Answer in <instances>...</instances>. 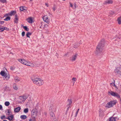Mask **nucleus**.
Returning <instances> with one entry per match:
<instances>
[{
	"label": "nucleus",
	"instance_id": "obj_1",
	"mask_svg": "<svg viewBox=\"0 0 121 121\" xmlns=\"http://www.w3.org/2000/svg\"><path fill=\"white\" fill-rule=\"evenodd\" d=\"M104 40L103 39H102L97 47L96 52L97 54L102 52L103 50V48L104 45Z\"/></svg>",
	"mask_w": 121,
	"mask_h": 121
},
{
	"label": "nucleus",
	"instance_id": "obj_2",
	"mask_svg": "<svg viewBox=\"0 0 121 121\" xmlns=\"http://www.w3.org/2000/svg\"><path fill=\"white\" fill-rule=\"evenodd\" d=\"M18 60L19 62L24 65L31 67L34 66V65L32 63L27 61L24 59H18Z\"/></svg>",
	"mask_w": 121,
	"mask_h": 121
},
{
	"label": "nucleus",
	"instance_id": "obj_3",
	"mask_svg": "<svg viewBox=\"0 0 121 121\" xmlns=\"http://www.w3.org/2000/svg\"><path fill=\"white\" fill-rule=\"evenodd\" d=\"M31 80L34 83L38 86H40L43 85V82L41 79L37 78H32Z\"/></svg>",
	"mask_w": 121,
	"mask_h": 121
},
{
	"label": "nucleus",
	"instance_id": "obj_4",
	"mask_svg": "<svg viewBox=\"0 0 121 121\" xmlns=\"http://www.w3.org/2000/svg\"><path fill=\"white\" fill-rule=\"evenodd\" d=\"M108 93L109 95L116 97L118 99L120 98V95L116 92H115L111 91L108 92Z\"/></svg>",
	"mask_w": 121,
	"mask_h": 121
},
{
	"label": "nucleus",
	"instance_id": "obj_5",
	"mask_svg": "<svg viewBox=\"0 0 121 121\" xmlns=\"http://www.w3.org/2000/svg\"><path fill=\"white\" fill-rule=\"evenodd\" d=\"M116 104L115 101H110L107 103L105 106V107L106 108H109L112 107Z\"/></svg>",
	"mask_w": 121,
	"mask_h": 121
},
{
	"label": "nucleus",
	"instance_id": "obj_6",
	"mask_svg": "<svg viewBox=\"0 0 121 121\" xmlns=\"http://www.w3.org/2000/svg\"><path fill=\"white\" fill-rule=\"evenodd\" d=\"M114 72L116 74L121 76V66L116 68Z\"/></svg>",
	"mask_w": 121,
	"mask_h": 121
},
{
	"label": "nucleus",
	"instance_id": "obj_7",
	"mask_svg": "<svg viewBox=\"0 0 121 121\" xmlns=\"http://www.w3.org/2000/svg\"><path fill=\"white\" fill-rule=\"evenodd\" d=\"M37 113V111L35 109H33L31 111V116L32 118L35 119L36 117Z\"/></svg>",
	"mask_w": 121,
	"mask_h": 121
},
{
	"label": "nucleus",
	"instance_id": "obj_8",
	"mask_svg": "<svg viewBox=\"0 0 121 121\" xmlns=\"http://www.w3.org/2000/svg\"><path fill=\"white\" fill-rule=\"evenodd\" d=\"M43 21L48 24H49L50 22V19H49L47 16H45L43 17Z\"/></svg>",
	"mask_w": 121,
	"mask_h": 121
},
{
	"label": "nucleus",
	"instance_id": "obj_9",
	"mask_svg": "<svg viewBox=\"0 0 121 121\" xmlns=\"http://www.w3.org/2000/svg\"><path fill=\"white\" fill-rule=\"evenodd\" d=\"M77 54H76L72 56L70 59V60L72 61H75L77 58Z\"/></svg>",
	"mask_w": 121,
	"mask_h": 121
},
{
	"label": "nucleus",
	"instance_id": "obj_10",
	"mask_svg": "<svg viewBox=\"0 0 121 121\" xmlns=\"http://www.w3.org/2000/svg\"><path fill=\"white\" fill-rule=\"evenodd\" d=\"M113 2L112 0H108L105 1L104 3V4L105 5L107 4H112Z\"/></svg>",
	"mask_w": 121,
	"mask_h": 121
},
{
	"label": "nucleus",
	"instance_id": "obj_11",
	"mask_svg": "<svg viewBox=\"0 0 121 121\" xmlns=\"http://www.w3.org/2000/svg\"><path fill=\"white\" fill-rule=\"evenodd\" d=\"M10 78V75L9 74H6V75L4 76L3 79L4 80L6 81L8 80Z\"/></svg>",
	"mask_w": 121,
	"mask_h": 121
},
{
	"label": "nucleus",
	"instance_id": "obj_12",
	"mask_svg": "<svg viewBox=\"0 0 121 121\" xmlns=\"http://www.w3.org/2000/svg\"><path fill=\"white\" fill-rule=\"evenodd\" d=\"M14 118V116L13 115H10V116H8L6 118V119H8L10 121L13 120Z\"/></svg>",
	"mask_w": 121,
	"mask_h": 121
},
{
	"label": "nucleus",
	"instance_id": "obj_13",
	"mask_svg": "<svg viewBox=\"0 0 121 121\" xmlns=\"http://www.w3.org/2000/svg\"><path fill=\"white\" fill-rule=\"evenodd\" d=\"M21 108L20 107H18L15 108L14 109V112H18L20 110Z\"/></svg>",
	"mask_w": 121,
	"mask_h": 121
},
{
	"label": "nucleus",
	"instance_id": "obj_14",
	"mask_svg": "<svg viewBox=\"0 0 121 121\" xmlns=\"http://www.w3.org/2000/svg\"><path fill=\"white\" fill-rule=\"evenodd\" d=\"M6 115H11L12 114V112L11 111L10 109H8L7 110V112H6Z\"/></svg>",
	"mask_w": 121,
	"mask_h": 121
},
{
	"label": "nucleus",
	"instance_id": "obj_15",
	"mask_svg": "<svg viewBox=\"0 0 121 121\" xmlns=\"http://www.w3.org/2000/svg\"><path fill=\"white\" fill-rule=\"evenodd\" d=\"M67 102L68 104V105H67L68 106H70V105L72 103V101L71 99H68L67 100Z\"/></svg>",
	"mask_w": 121,
	"mask_h": 121
},
{
	"label": "nucleus",
	"instance_id": "obj_16",
	"mask_svg": "<svg viewBox=\"0 0 121 121\" xmlns=\"http://www.w3.org/2000/svg\"><path fill=\"white\" fill-rule=\"evenodd\" d=\"M27 22L30 23H31L32 22V20L31 17H30L26 19Z\"/></svg>",
	"mask_w": 121,
	"mask_h": 121
},
{
	"label": "nucleus",
	"instance_id": "obj_17",
	"mask_svg": "<svg viewBox=\"0 0 121 121\" xmlns=\"http://www.w3.org/2000/svg\"><path fill=\"white\" fill-rule=\"evenodd\" d=\"M117 117H110L109 118V121H117L115 119Z\"/></svg>",
	"mask_w": 121,
	"mask_h": 121
},
{
	"label": "nucleus",
	"instance_id": "obj_18",
	"mask_svg": "<svg viewBox=\"0 0 121 121\" xmlns=\"http://www.w3.org/2000/svg\"><path fill=\"white\" fill-rule=\"evenodd\" d=\"M6 73L4 71H1L0 73L1 75L3 77L5 76V75H6Z\"/></svg>",
	"mask_w": 121,
	"mask_h": 121
},
{
	"label": "nucleus",
	"instance_id": "obj_19",
	"mask_svg": "<svg viewBox=\"0 0 121 121\" xmlns=\"http://www.w3.org/2000/svg\"><path fill=\"white\" fill-rule=\"evenodd\" d=\"M15 18L14 19V21L15 23H17L18 22V18L17 15H15Z\"/></svg>",
	"mask_w": 121,
	"mask_h": 121
},
{
	"label": "nucleus",
	"instance_id": "obj_20",
	"mask_svg": "<svg viewBox=\"0 0 121 121\" xmlns=\"http://www.w3.org/2000/svg\"><path fill=\"white\" fill-rule=\"evenodd\" d=\"M16 13V12L14 11H11L10 13H9V15L12 16V15H14Z\"/></svg>",
	"mask_w": 121,
	"mask_h": 121
},
{
	"label": "nucleus",
	"instance_id": "obj_21",
	"mask_svg": "<svg viewBox=\"0 0 121 121\" xmlns=\"http://www.w3.org/2000/svg\"><path fill=\"white\" fill-rule=\"evenodd\" d=\"M20 118L21 119H25L27 118V116L25 115H22L20 116Z\"/></svg>",
	"mask_w": 121,
	"mask_h": 121
},
{
	"label": "nucleus",
	"instance_id": "obj_22",
	"mask_svg": "<svg viewBox=\"0 0 121 121\" xmlns=\"http://www.w3.org/2000/svg\"><path fill=\"white\" fill-rule=\"evenodd\" d=\"M20 97H21L22 99H23V100H22L23 101H25L27 98V97L25 96H20Z\"/></svg>",
	"mask_w": 121,
	"mask_h": 121
},
{
	"label": "nucleus",
	"instance_id": "obj_23",
	"mask_svg": "<svg viewBox=\"0 0 121 121\" xmlns=\"http://www.w3.org/2000/svg\"><path fill=\"white\" fill-rule=\"evenodd\" d=\"M117 21L119 24H121V16L118 18Z\"/></svg>",
	"mask_w": 121,
	"mask_h": 121
},
{
	"label": "nucleus",
	"instance_id": "obj_24",
	"mask_svg": "<svg viewBox=\"0 0 121 121\" xmlns=\"http://www.w3.org/2000/svg\"><path fill=\"white\" fill-rule=\"evenodd\" d=\"M99 116H102L103 115V112L102 110L100 109L99 111Z\"/></svg>",
	"mask_w": 121,
	"mask_h": 121
},
{
	"label": "nucleus",
	"instance_id": "obj_25",
	"mask_svg": "<svg viewBox=\"0 0 121 121\" xmlns=\"http://www.w3.org/2000/svg\"><path fill=\"white\" fill-rule=\"evenodd\" d=\"M32 34L31 33H30L29 32H27L26 34V36L27 37L30 38V36Z\"/></svg>",
	"mask_w": 121,
	"mask_h": 121
},
{
	"label": "nucleus",
	"instance_id": "obj_26",
	"mask_svg": "<svg viewBox=\"0 0 121 121\" xmlns=\"http://www.w3.org/2000/svg\"><path fill=\"white\" fill-rule=\"evenodd\" d=\"M20 9L21 11L25 12L26 10L24 8V7L23 6L21 7L20 8Z\"/></svg>",
	"mask_w": 121,
	"mask_h": 121
},
{
	"label": "nucleus",
	"instance_id": "obj_27",
	"mask_svg": "<svg viewBox=\"0 0 121 121\" xmlns=\"http://www.w3.org/2000/svg\"><path fill=\"white\" fill-rule=\"evenodd\" d=\"M4 104L6 106H8L10 104V103L8 101H6L5 102Z\"/></svg>",
	"mask_w": 121,
	"mask_h": 121
},
{
	"label": "nucleus",
	"instance_id": "obj_28",
	"mask_svg": "<svg viewBox=\"0 0 121 121\" xmlns=\"http://www.w3.org/2000/svg\"><path fill=\"white\" fill-rule=\"evenodd\" d=\"M4 30V26H0V32L3 31Z\"/></svg>",
	"mask_w": 121,
	"mask_h": 121
},
{
	"label": "nucleus",
	"instance_id": "obj_29",
	"mask_svg": "<svg viewBox=\"0 0 121 121\" xmlns=\"http://www.w3.org/2000/svg\"><path fill=\"white\" fill-rule=\"evenodd\" d=\"M24 112L25 113H27L28 112V108L25 109L24 110Z\"/></svg>",
	"mask_w": 121,
	"mask_h": 121
},
{
	"label": "nucleus",
	"instance_id": "obj_30",
	"mask_svg": "<svg viewBox=\"0 0 121 121\" xmlns=\"http://www.w3.org/2000/svg\"><path fill=\"white\" fill-rule=\"evenodd\" d=\"M11 18L10 17H7L5 18L4 19V20L5 21H8Z\"/></svg>",
	"mask_w": 121,
	"mask_h": 121
},
{
	"label": "nucleus",
	"instance_id": "obj_31",
	"mask_svg": "<svg viewBox=\"0 0 121 121\" xmlns=\"http://www.w3.org/2000/svg\"><path fill=\"white\" fill-rule=\"evenodd\" d=\"M13 87V89L15 90H17L18 89L17 87V86L16 85V84H14Z\"/></svg>",
	"mask_w": 121,
	"mask_h": 121
},
{
	"label": "nucleus",
	"instance_id": "obj_32",
	"mask_svg": "<svg viewBox=\"0 0 121 121\" xmlns=\"http://www.w3.org/2000/svg\"><path fill=\"white\" fill-rule=\"evenodd\" d=\"M51 109H52V111L53 112H55L56 111V108L55 106H53V107L51 108Z\"/></svg>",
	"mask_w": 121,
	"mask_h": 121
},
{
	"label": "nucleus",
	"instance_id": "obj_33",
	"mask_svg": "<svg viewBox=\"0 0 121 121\" xmlns=\"http://www.w3.org/2000/svg\"><path fill=\"white\" fill-rule=\"evenodd\" d=\"M23 28L27 31H28L29 30V29L26 26H23Z\"/></svg>",
	"mask_w": 121,
	"mask_h": 121
},
{
	"label": "nucleus",
	"instance_id": "obj_34",
	"mask_svg": "<svg viewBox=\"0 0 121 121\" xmlns=\"http://www.w3.org/2000/svg\"><path fill=\"white\" fill-rule=\"evenodd\" d=\"M14 80L16 82H18L20 81V80L17 77H15L14 78Z\"/></svg>",
	"mask_w": 121,
	"mask_h": 121
},
{
	"label": "nucleus",
	"instance_id": "obj_35",
	"mask_svg": "<svg viewBox=\"0 0 121 121\" xmlns=\"http://www.w3.org/2000/svg\"><path fill=\"white\" fill-rule=\"evenodd\" d=\"M1 119H5L6 118L5 116L4 115L1 116Z\"/></svg>",
	"mask_w": 121,
	"mask_h": 121
},
{
	"label": "nucleus",
	"instance_id": "obj_36",
	"mask_svg": "<svg viewBox=\"0 0 121 121\" xmlns=\"http://www.w3.org/2000/svg\"><path fill=\"white\" fill-rule=\"evenodd\" d=\"M0 2L1 3H4L6 2V0H0Z\"/></svg>",
	"mask_w": 121,
	"mask_h": 121
},
{
	"label": "nucleus",
	"instance_id": "obj_37",
	"mask_svg": "<svg viewBox=\"0 0 121 121\" xmlns=\"http://www.w3.org/2000/svg\"><path fill=\"white\" fill-rule=\"evenodd\" d=\"M15 68L14 66H11L10 68V69L12 70H14Z\"/></svg>",
	"mask_w": 121,
	"mask_h": 121
},
{
	"label": "nucleus",
	"instance_id": "obj_38",
	"mask_svg": "<svg viewBox=\"0 0 121 121\" xmlns=\"http://www.w3.org/2000/svg\"><path fill=\"white\" fill-rule=\"evenodd\" d=\"M109 13L111 15H112L114 14V13L113 11H111L109 12Z\"/></svg>",
	"mask_w": 121,
	"mask_h": 121
},
{
	"label": "nucleus",
	"instance_id": "obj_39",
	"mask_svg": "<svg viewBox=\"0 0 121 121\" xmlns=\"http://www.w3.org/2000/svg\"><path fill=\"white\" fill-rule=\"evenodd\" d=\"M72 80L74 82H75L76 81V78H73Z\"/></svg>",
	"mask_w": 121,
	"mask_h": 121
},
{
	"label": "nucleus",
	"instance_id": "obj_40",
	"mask_svg": "<svg viewBox=\"0 0 121 121\" xmlns=\"http://www.w3.org/2000/svg\"><path fill=\"white\" fill-rule=\"evenodd\" d=\"M25 34V32L24 31H23L22 33V36H24Z\"/></svg>",
	"mask_w": 121,
	"mask_h": 121
},
{
	"label": "nucleus",
	"instance_id": "obj_41",
	"mask_svg": "<svg viewBox=\"0 0 121 121\" xmlns=\"http://www.w3.org/2000/svg\"><path fill=\"white\" fill-rule=\"evenodd\" d=\"M4 30H9V29L7 27H6L4 26Z\"/></svg>",
	"mask_w": 121,
	"mask_h": 121
},
{
	"label": "nucleus",
	"instance_id": "obj_42",
	"mask_svg": "<svg viewBox=\"0 0 121 121\" xmlns=\"http://www.w3.org/2000/svg\"><path fill=\"white\" fill-rule=\"evenodd\" d=\"M113 81H114V82H113V84L114 86L115 87H116V86L115 84V81L114 80H113Z\"/></svg>",
	"mask_w": 121,
	"mask_h": 121
},
{
	"label": "nucleus",
	"instance_id": "obj_43",
	"mask_svg": "<svg viewBox=\"0 0 121 121\" xmlns=\"http://www.w3.org/2000/svg\"><path fill=\"white\" fill-rule=\"evenodd\" d=\"M4 23V21H0V24H3Z\"/></svg>",
	"mask_w": 121,
	"mask_h": 121
},
{
	"label": "nucleus",
	"instance_id": "obj_44",
	"mask_svg": "<svg viewBox=\"0 0 121 121\" xmlns=\"http://www.w3.org/2000/svg\"><path fill=\"white\" fill-rule=\"evenodd\" d=\"M78 111H77L76 112L75 114V117H76L77 116V114H78Z\"/></svg>",
	"mask_w": 121,
	"mask_h": 121
},
{
	"label": "nucleus",
	"instance_id": "obj_45",
	"mask_svg": "<svg viewBox=\"0 0 121 121\" xmlns=\"http://www.w3.org/2000/svg\"><path fill=\"white\" fill-rule=\"evenodd\" d=\"M69 4H70V6L71 7H73V5L72 4V3H71V2H70Z\"/></svg>",
	"mask_w": 121,
	"mask_h": 121
},
{
	"label": "nucleus",
	"instance_id": "obj_46",
	"mask_svg": "<svg viewBox=\"0 0 121 121\" xmlns=\"http://www.w3.org/2000/svg\"><path fill=\"white\" fill-rule=\"evenodd\" d=\"M67 106L68 107V108H67V111H68L69 109V108L70 106H68L67 105Z\"/></svg>",
	"mask_w": 121,
	"mask_h": 121
},
{
	"label": "nucleus",
	"instance_id": "obj_47",
	"mask_svg": "<svg viewBox=\"0 0 121 121\" xmlns=\"http://www.w3.org/2000/svg\"><path fill=\"white\" fill-rule=\"evenodd\" d=\"M2 108V106L1 105H0V109H1Z\"/></svg>",
	"mask_w": 121,
	"mask_h": 121
},
{
	"label": "nucleus",
	"instance_id": "obj_48",
	"mask_svg": "<svg viewBox=\"0 0 121 121\" xmlns=\"http://www.w3.org/2000/svg\"><path fill=\"white\" fill-rule=\"evenodd\" d=\"M47 26H48V25L47 24H45L44 25V26L45 27H47Z\"/></svg>",
	"mask_w": 121,
	"mask_h": 121
},
{
	"label": "nucleus",
	"instance_id": "obj_49",
	"mask_svg": "<svg viewBox=\"0 0 121 121\" xmlns=\"http://www.w3.org/2000/svg\"><path fill=\"white\" fill-rule=\"evenodd\" d=\"M45 5H46L47 6V7H48V4H47L45 3Z\"/></svg>",
	"mask_w": 121,
	"mask_h": 121
},
{
	"label": "nucleus",
	"instance_id": "obj_50",
	"mask_svg": "<svg viewBox=\"0 0 121 121\" xmlns=\"http://www.w3.org/2000/svg\"><path fill=\"white\" fill-rule=\"evenodd\" d=\"M29 121H34L32 120V119H30Z\"/></svg>",
	"mask_w": 121,
	"mask_h": 121
},
{
	"label": "nucleus",
	"instance_id": "obj_51",
	"mask_svg": "<svg viewBox=\"0 0 121 121\" xmlns=\"http://www.w3.org/2000/svg\"><path fill=\"white\" fill-rule=\"evenodd\" d=\"M74 47L75 48H77V46H75V45H74Z\"/></svg>",
	"mask_w": 121,
	"mask_h": 121
},
{
	"label": "nucleus",
	"instance_id": "obj_52",
	"mask_svg": "<svg viewBox=\"0 0 121 121\" xmlns=\"http://www.w3.org/2000/svg\"><path fill=\"white\" fill-rule=\"evenodd\" d=\"M75 82L73 81V85H74V83Z\"/></svg>",
	"mask_w": 121,
	"mask_h": 121
},
{
	"label": "nucleus",
	"instance_id": "obj_53",
	"mask_svg": "<svg viewBox=\"0 0 121 121\" xmlns=\"http://www.w3.org/2000/svg\"><path fill=\"white\" fill-rule=\"evenodd\" d=\"M112 84H113V83H110V85H112Z\"/></svg>",
	"mask_w": 121,
	"mask_h": 121
},
{
	"label": "nucleus",
	"instance_id": "obj_54",
	"mask_svg": "<svg viewBox=\"0 0 121 121\" xmlns=\"http://www.w3.org/2000/svg\"><path fill=\"white\" fill-rule=\"evenodd\" d=\"M3 121H7V120H4Z\"/></svg>",
	"mask_w": 121,
	"mask_h": 121
},
{
	"label": "nucleus",
	"instance_id": "obj_55",
	"mask_svg": "<svg viewBox=\"0 0 121 121\" xmlns=\"http://www.w3.org/2000/svg\"><path fill=\"white\" fill-rule=\"evenodd\" d=\"M79 109H78V110H77V111H78H78H79Z\"/></svg>",
	"mask_w": 121,
	"mask_h": 121
},
{
	"label": "nucleus",
	"instance_id": "obj_56",
	"mask_svg": "<svg viewBox=\"0 0 121 121\" xmlns=\"http://www.w3.org/2000/svg\"><path fill=\"white\" fill-rule=\"evenodd\" d=\"M53 10L54 11H55V8H54L53 9Z\"/></svg>",
	"mask_w": 121,
	"mask_h": 121
},
{
	"label": "nucleus",
	"instance_id": "obj_57",
	"mask_svg": "<svg viewBox=\"0 0 121 121\" xmlns=\"http://www.w3.org/2000/svg\"><path fill=\"white\" fill-rule=\"evenodd\" d=\"M119 99H120V101H121L120 102L121 103V99L120 98H119Z\"/></svg>",
	"mask_w": 121,
	"mask_h": 121
},
{
	"label": "nucleus",
	"instance_id": "obj_58",
	"mask_svg": "<svg viewBox=\"0 0 121 121\" xmlns=\"http://www.w3.org/2000/svg\"><path fill=\"white\" fill-rule=\"evenodd\" d=\"M74 6H75V8L76 7V4H75V5H74Z\"/></svg>",
	"mask_w": 121,
	"mask_h": 121
},
{
	"label": "nucleus",
	"instance_id": "obj_59",
	"mask_svg": "<svg viewBox=\"0 0 121 121\" xmlns=\"http://www.w3.org/2000/svg\"><path fill=\"white\" fill-rule=\"evenodd\" d=\"M32 0H30V1H32Z\"/></svg>",
	"mask_w": 121,
	"mask_h": 121
},
{
	"label": "nucleus",
	"instance_id": "obj_60",
	"mask_svg": "<svg viewBox=\"0 0 121 121\" xmlns=\"http://www.w3.org/2000/svg\"><path fill=\"white\" fill-rule=\"evenodd\" d=\"M40 28H42V26H40Z\"/></svg>",
	"mask_w": 121,
	"mask_h": 121
},
{
	"label": "nucleus",
	"instance_id": "obj_61",
	"mask_svg": "<svg viewBox=\"0 0 121 121\" xmlns=\"http://www.w3.org/2000/svg\"><path fill=\"white\" fill-rule=\"evenodd\" d=\"M117 39H119V38L117 37Z\"/></svg>",
	"mask_w": 121,
	"mask_h": 121
}]
</instances>
